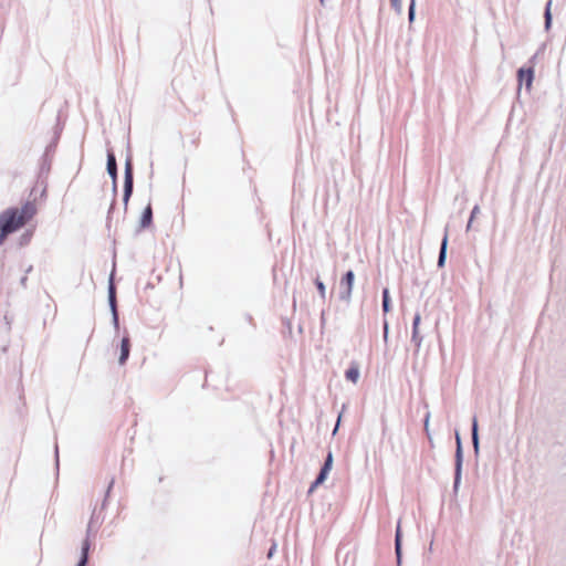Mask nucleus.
Returning a JSON list of instances; mask_svg holds the SVG:
<instances>
[{
	"label": "nucleus",
	"instance_id": "obj_1",
	"mask_svg": "<svg viewBox=\"0 0 566 566\" xmlns=\"http://www.w3.org/2000/svg\"><path fill=\"white\" fill-rule=\"evenodd\" d=\"M24 226L18 217V209H7L0 214V244L8 234Z\"/></svg>",
	"mask_w": 566,
	"mask_h": 566
},
{
	"label": "nucleus",
	"instance_id": "obj_2",
	"mask_svg": "<svg viewBox=\"0 0 566 566\" xmlns=\"http://www.w3.org/2000/svg\"><path fill=\"white\" fill-rule=\"evenodd\" d=\"M457 450H455V468H454V483L453 491L458 493L461 480H462V464H463V452L460 434L455 433Z\"/></svg>",
	"mask_w": 566,
	"mask_h": 566
},
{
	"label": "nucleus",
	"instance_id": "obj_3",
	"mask_svg": "<svg viewBox=\"0 0 566 566\" xmlns=\"http://www.w3.org/2000/svg\"><path fill=\"white\" fill-rule=\"evenodd\" d=\"M355 281V274L350 270L348 271L345 276L342 279L339 285H340V293L339 298L344 301L345 303H349L352 300V292Z\"/></svg>",
	"mask_w": 566,
	"mask_h": 566
},
{
	"label": "nucleus",
	"instance_id": "obj_4",
	"mask_svg": "<svg viewBox=\"0 0 566 566\" xmlns=\"http://www.w3.org/2000/svg\"><path fill=\"white\" fill-rule=\"evenodd\" d=\"M133 191V169L130 157L126 158L125 163V181H124V203L127 205Z\"/></svg>",
	"mask_w": 566,
	"mask_h": 566
},
{
	"label": "nucleus",
	"instance_id": "obj_5",
	"mask_svg": "<svg viewBox=\"0 0 566 566\" xmlns=\"http://www.w3.org/2000/svg\"><path fill=\"white\" fill-rule=\"evenodd\" d=\"M333 462H334L333 453H332V451H329L327 453V457L325 459L324 465L321 469V472H319L318 476L316 478V480L314 481V483L310 488V492H313V490L315 488H317L318 485L324 483V481L327 479V475H328L329 471L333 468Z\"/></svg>",
	"mask_w": 566,
	"mask_h": 566
},
{
	"label": "nucleus",
	"instance_id": "obj_6",
	"mask_svg": "<svg viewBox=\"0 0 566 566\" xmlns=\"http://www.w3.org/2000/svg\"><path fill=\"white\" fill-rule=\"evenodd\" d=\"M108 303L109 308L113 316V324L115 328H118V315L116 310V297H115V286L113 284V274H111L109 277V285H108Z\"/></svg>",
	"mask_w": 566,
	"mask_h": 566
},
{
	"label": "nucleus",
	"instance_id": "obj_7",
	"mask_svg": "<svg viewBox=\"0 0 566 566\" xmlns=\"http://www.w3.org/2000/svg\"><path fill=\"white\" fill-rule=\"evenodd\" d=\"M35 211L34 205L27 202L20 210L18 209V217L25 224L35 214Z\"/></svg>",
	"mask_w": 566,
	"mask_h": 566
},
{
	"label": "nucleus",
	"instance_id": "obj_8",
	"mask_svg": "<svg viewBox=\"0 0 566 566\" xmlns=\"http://www.w3.org/2000/svg\"><path fill=\"white\" fill-rule=\"evenodd\" d=\"M517 76H518L520 84L525 83L526 87L531 88L533 77H534L533 69H520Z\"/></svg>",
	"mask_w": 566,
	"mask_h": 566
},
{
	"label": "nucleus",
	"instance_id": "obj_9",
	"mask_svg": "<svg viewBox=\"0 0 566 566\" xmlns=\"http://www.w3.org/2000/svg\"><path fill=\"white\" fill-rule=\"evenodd\" d=\"M421 316L419 313H416L412 322V342L419 348L422 343V337L419 335V325H420Z\"/></svg>",
	"mask_w": 566,
	"mask_h": 566
},
{
	"label": "nucleus",
	"instance_id": "obj_10",
	"mask_svg": "<svg viewBox=\"0 0 566 566\" xmlns=\"http://www.w3.org/2000/svg\"><path fill=\"white\" fill-rule=\"evenodd\" d=\"M107 172L115 182L117 176V166L115 155L112 151H107Z\"/></svg>",
	"mask_w": 566,
	"mask_h": 566
},
{
	"label": "nucleus",
	"instance_id": "obj_11",
	"mask_svg": "<svg viewBox=\"0 0 566 566\" xmlns=\"http://www.w3.org/2000/svg\"><path fill=\"white\" fill-rule=\"evenodd\" d=\"M447 249H448V232L446 231L444 237L441 242L440 253L438 258V266L442 268L444 266L446 259H447Z\"/></svg>",
	"mask_w": 566,
	"mask_h": 566
},
{
	"label": "nucleus",
	"instance_id": "obj_12",
	"mask_svg": "<svg viewBox=\"0 0 566 566\" xmlns=\"http://www.w3.org/2000/svg\"><path fill=\"white\" fill-rule=\"evenodd\" d=\"M129 356V339L128 337H124L120 343V356L118 363L120 365L125 364Z\"/></svg>",
	"mask_w": 566,
	"mask_h": 566
},
{
	"label": "nucleus",
	"instance_id": "obj_13",
	"mask_svg": "<svg viewBox=\"0 0 566 566\" xmlns=\"http://www.w3.org/2000/svg\"><path fill=\"white\" fill-rule=\"evenodd\" d=\"M360 377V370L357 364H352L350 367L346 371V378L352 381L353 384H356L359 380Z\"/></svg>",
	"mask_w": 566,
	"mask_h": 566
},
{
	"label": "nucleus",
	"instance_id": "obj_14",
	"mask_svg": "<svg viewBox=\"0 0 566 566\" xmlns=\"http://www.w3.org/2000/svg\"><path fill=\"white\" fill-rule=\"evenodd\" d=\"M472 444L474 452L479 453V433H478V420L476 418H473L472 421Z\"/></svg>",
	"mask_w": 566,
	"mask_h": 566
},
{
	"label": "nucleus",
	"instance_id": "obj_15",
	"mask_svg": "<svg viewBox=\"0 0 566 566\" xmlns=\"http://www.w3.org/2000/svg\"><path fill=\"white\" fill-rule=\"evenodd\" d=\"M472 444L474 452L479 453V433H478V420L476 418H473L472 421Z\"/></svg>",
	"mask_w": 566,
	"mask_h": 566
},
{
	"label": "nucleus",
	"instance_id": "obj_16",
	"mask_svg": "<svg viewBox=\"0 0 566 566\" xmlns=\"http://www.w3.org/2000/svg\"><path fill=\"white\" fill-rule=\"evenodd\" d=\"M153 211L150 205L146 207L140 218V226L143 228L148 227L151 223Z\"/></svg>",
	"mask_w": 566,
	"mask_h": 566
},
{
	"label": "nucleus",
	"instance_id": "obj_17",
	"mask_svg": "<svg viewBox=\"0 0 566 566\" xmlns=\"http://www.w3.org/2000/svg\"><path fill=\"white\" fill-rule=\"evenodd\" d=\"M88 549H90V544H88L87 541H85L83 543V546H82V557H81V560L78 562L77 566H85L86 565Z\"/></svg>",
	"mask_w": 566,
	"mask_h": 566
},
{
	"label": "nucleus",
	"instance_id": "obj_18",
	"mask_svg": "<svg viewBox=\"0 0 566 566\" xmlns=\"http://www.w3.org/2000/svg\"><path fill=\"white\" fill-rule=\"evenodd\" d=\"M382 310L385 313H388L390 311V297L388 289H385L382 291Z\"/></svg>",
	"mask_w": 566,
	"mask_h": 566
},
{
	"label": "nucleus",
	"instance_id": "obj_19",
	"mask_svg": "<svg viewBox=\"0 0 566 566\" xmlns=\"http://www.w3.org/2000/svg\"><path fill=\"white\" fill-rule=\"evenodd\" d=\"M481 209H480V206H474L472 211H471V216H470V219L468 221V224H467V231L471 230L472 228V222L473 220H475V217L480 213Z\"/></svg>",
	"mask_w": 566,
	"mask_h": 566
},
{
	"label": "nucleus",
	"instance_id": "obj_20",
	"mask_svg": "<svg viewBox=\"0 0 566 566\" xmlns=\"http://www.w3.org/2000/svg\"><path fill=\"white\" fill-rule=\"evenodd\" d=\"M316 286H317V290L319 292V295L324 298L325 294H326L325 284L322 281L316 280Z\"/></svg>",
	"mask_w": 566,
	"mask_h": 566
},
{
	"label": "nucleus",
	"instance_id": "obj_21",
	"mask_svg": "<svg viewBox=\"0 0 566 566\" xmlns=\"http://www.w3.org/2000/svg\"><path fill=\"white\" fill-rule=\"evenodd\" d=\"M395 551H396V556H397V563H398V565H400V563H401V543L395 544Z\"/></svg>",
	"mask_w": 566,
	"mask_h": 566
},
{
	"label": "nucleus",
	"instance_id": "obj_22",
	"mask_svg": "<svg viewBox=\"0 0 566 566\" xmlns=\"http://www.w3.org/2000/svg\"><path fill=\"white\" fill-rule=\"evenodd\" d=\"M551 4H552V1L549 0L547 3V7H546V11H545L546 25H548L551 23Z\"/></svg>",
	"mask_w": 566,
	"mask_h": 566
},
{
	"label": "nucleus",
	"instance_id": "obj_23",
	"mask_svg": "<svg viewBox=\"0 0 566 566\" xmlns=\"http://www.w3.org/2000/svg\"><path fill=\"white\" fill-rule=\"evenodd\" d=\"M430 417H431V415H430V412H428V413H427V416H426V418H424V430H426V432H427V434H428L429 439H431V437H430V432H429Z\"/></svg>",
	"mask_w": 566,
	"mask_h": 566
},
{
	"label": "nucleus",
	"instance_id": "obj_24",
	"mask_svg": "<svg viewBox=\"0 0 566 566\" xmlns=\"http://www.w3.org/2000/svg\"><path fill=\"white\" fill-rule=\"evenodd\" d=\"M397 543H401V528H400V521L398 522L397 531H396L395 544H397Z\"/></svg>",
	"mask_w": 566,
	"mask_h": 566
},
{
	"label": "nucleus",
	"instance_id": "obj_25",
	"mask_svg": "<svg viewBox=\"0 0 566 566\" xmlns=\"http://www.w3.org/2000/svg\"><path fill=\"white\" fill-rule=\"evenodd\" d=\"M390 3L395 10L401 11V0H390Z\"/></svg>",
	"mask_w": 566,
	"mask_h": 566
},
{
	"label": "nucleus",
	"instance_id": "obj_26",
	"mask_svg": "<svg viewBox=\"0 0 566 566\" xmlns=\"http://www.w3.org/2000/svg\"><path fill=\"white\" fill-rule=\"evenodd\" d=\"M415 18V0H411L410 7H409V20L412 21Z\"/></svg>",
	"mask_w": 566,
	"mask_h": 566
},
{
	"label": "nucleus",
	"instance_id": "obj_27",
	"mask_svg": "<svg viewBox=\"0 0 566 566\" xmlns=\"http://www.w3.org/2000/svg\"><path fill=\"white\" fill-rule=\"evenodd\" d=\"M388 332H389V326H388L387 321H385V323H384V340L385 342H387V339H388Z\"/></svg>",
	"mask_w": 566,
	"mask_h": 566
},
{
	"label": "nucleus",
	"instance_id": "obj_28",
	"mask_svg": "<svg viewBox=\"0 0 566 566\" xmlns=\"http://www.w3.org/2000/svg\"><path fill=\"white\" fill-rule=\"evenodd\" d=\"M275 549H276V545L273 544L272 547L270 548L269 553H268V557L269 558H271L273 556Z\"/></svg>",
	"mask_w": 566,
	"mask_h": 566
},
{
	"label": "nucleus",
	"instance_id": "obj_29",
	"mask_svg": "<svg viewBox=\"0 0 566 566\" xmlns=\"http://www.w3.org/2000/svg\"><path fill=\"white\" fill-rule=\"evenodd\" d=\"M340 418H342V416L339 415V416H338L337 423H336V427H335V429L333 430V434H335V433L337 432V430H338V426H339V422H340Z\"/></svg>",
	"mask_w": 566,
	"mask_h": 566
},
{
	"label": "nucleus",
	"instance_id": "obj_30",
	"mask_svg": "<svg viewBox=\"0 0 566 566\" xmlns=\"http://www.w3.org/2000/svg\"><path fill=\"white\" fill-rule=\"evenodd\" d=\"M319 1H321V3H322V4H324V1H325V0H319Z\"/></svg>",
	"mask_w": 566,
	"mask_h": 566
}]
</instances>
